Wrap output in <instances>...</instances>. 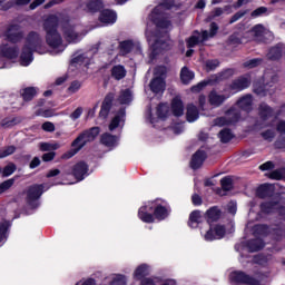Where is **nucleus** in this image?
<instances>
[{"mask_svg": "<svg viewBox=\"0 0 285 285\" xmlns=\"http://www.w3.org/2000/svg\"><path fill=\"white\" fill-rule=\"evenodd\" d=\"M59 26V17L51 14L43 22V30L46 32V41L49 48H61L63 46V38L57 30Z\"/></svg>", "mask_w": 285, "mask_h": 285, "instance_id": "1", "label": "nucleus"}, {"mask_svg": "<svg viewBox=\"0 0 285 285\" xmlns=\"http://www.w3.org/2000/svg\"><path fill=\"white\" fill-rule=\"evenodd\" d=\"M41 48H43V38L38 32L31 31L20 56L21 66H30L32 63V50L41 52Z\"/></svg>", "mask_w": 285, "mask_h": 285, "instance_id": "2", "label": "nucleus"}, {"mask_svg": "<svg viewBox=\"0 0 285 285\" xmlns=\"http://www.w3.org/2000/svg\"><path fill=\"white\" fill-rule=\"evenodd\" d=\"M99 136V127H92L88 130L82 131L72 142L71 147L72 149L66 154H63V159H71V157H75L86 144H90L94 139H97Z\"/></svg>", "mask_w": 285, "mask_h": 285, "instance_id": "3", "label": "nucleus"}, {"mask_svg": "<svg viewBox=\"0 0 285 285\" xmlns=\"http://www.w3.org/2000/svg\"><path fill=\"white\" fill-rule=\"evenodd\" d=\"M150 21H153L159 30H170L173 24L168 20V13H166V4L161 3L157 6L149 14Z\"/></svg>", "mask_w": 285, "mask_h": 285, "instance_id": "4", "label": "nucleus"}, {"mask_svg": "<svg viewBox=\"0 0 285 285\" xmlns=\"http://www.w3.org/2000/svg\"><path fill=\"white\" fill-rule=\"evenodd\" d=\"M62 35L68 43H77L86 37V32L80 31L79 26L70 21L62 24Z\"/></svg>", "mask_w": 285, "mask_h": 285, "instance_id": "5", "label": "nucleus"}, {"mask_svg": "<svg viewBox=\"0 0 285 285\" xmlns=\"http://www.w3.org/2000/svg\"><path fill=\"white\" fill-rule=\"evenodd\" d=\"M217 30H219V27L217 26V23L212 22L209 31L205 30L202 33L195 32L187 40L188 48H195V46H199V43H204V41H208V39H213V37L217 35Z\"/></svg>", "mask_w": 285, "mask_h": 285, "instance_id": "6", "label": "nucleus"}, {"mask_svg": "<svg viewBox=\"0 0 285 285\" xmlns=\"http://www.w3.org/2000/svg\"><path fill=\"white\" fill-rule=\"evenodd\" d=\"M252 36L258 43H271V41L275 39V36L272 33V31L266 29V27L263 24H256L253 27Z\"/></svg>", "mask_w": 285, "mask_h": 285, "instance_id": "7", "label": "nucleus"}, {"mask_svg": "<svg viewBox=\"0 0 285 285\" xmlns=\"http://www.w3.org/2000/svg\"><path fill=\"white\" fill-rule=\"evenodd\" d=\"M239 110L232 108L229 109L224 117L216 118L214 124L215 126H230L239 121Z\"/></svg>", "mask_w": 285, "mask_h": 285, "instance_id": "8", "label": "nucleus"}, {"mask_svg": "<svg viewBox=\"0 0 285 285\" xmlns=\"http://www.w3.org/2000/svg\"><path fill=\"white\" fill-rule=\"evenodd\" d=\"M230 282L235 284L259 285V281L244 272H233L229 275Z\"/></svg>", "mask_w": 285, "mask_h": 285, "instance_id": "9", "label": "nucleus"}, {"mask_svg": "<svg viewBox=\"0 0 285 285\" xmlns=\"http://www.w3.org/2000/svg\"><path fill=\"white\" fill-rule=\"evenodd\" d=\"M226 235V227L216 225L210 227L204 235L205 242H214V239H222Z\"/></svg>", "mask_w": 285, "mask_h": 285, "instance_id": "10", "label": "nucleus"}, {"mask_svg": "<svg viewBox=\"0 0 285 285\" xmlns=\"http://www.w3.org/2000/svg\"><path fill=\"white\" fill-rule=\"evenodd\" d=\"M248 86H250V78L247 76H240L233 80V82L229 85V89L233 90V92H239L245 90V88H248Z\"/></svg>", "mask_w": 285, "mask_h": 285, "instance_id": "11", "label": "nucleus"}, {"mask_svg": "<svg viewBox=\"0 0 285 285\" xmlns=\"http://www.w3.org/2000/svg\"><path fill=\"white\" fill-rule=\"evenodd\" d=\"M124 124H126V109H120L111 119L109 130L112 132L117 128H124Z\"/></svg>", "mask_w": 285, "mask_h": 285, "instance_id": "12", "label": "nucleus"}, {"mask_svg": "<svg viewBox=\"0 0 285 285\" xmlns=\"http://www.w3.org/2000/svg\"><path fill=\"white\" fill-rule=\"evenodd\" d=\"M41 195H43V185H35L30 187L27 194V203L29 206H32V203L37 202Z\"/></svg>", "mask_w": 285, "mask_h": 285, "instance_id": "13", "label": "nucleus"}, {"mask_svg": "<svg viewBox=\"0 0 285 285\" xmlns=\"http://www.w3.org/2000/svg\"><path fill=\"white\" fill-rule=\"evenodd\" d=\"M7 37L9 41H12V43H17L18 41H21L23 39V31H21V27L12 24L7 31Z\"/></svg>", "mask_w": 285, "mask_h": 285, "instance_id": "14", "label": "nucleus"}, {"mask_svg": "<svg viewBox=\"0 0 285 285\" xmlns=\"http://www.w3.org/2000/svg\"><path fill=\"white\" fill-rule=\"evenodd\" d=\"M72 175L78 181H83V177L88 175V165L83 161L77 163L72 167Z\"/></svg>", "mask_w": 285, "mask_h": 285, "instance_id": "15", "label": "nucleus"}, {"mask_svg": "<svg viewBox=\"0 0 285 285\" xmlns=\"http://www.w3.org/2000/svg\"><path fill=\"white\" fill-rule=\"evenodd\" d=\"M149 87L151 92L159 95V92H164V90H166V81L161 77H154L149 83Z\"/></svg>", "mask_w": 285, "mask_h": 285, "instance_id": "16", "label": "nucleus"}, {"mask_svg": "<svg viewBox=\"0 0 285 285\" xmlns=\"http://www.w3.org/2000/svg\"><path fill=\"white\" fill-rule=\"evenodd\" d=\"M204 161H206V151L198 150L193 156L190 166L194 170H197V168H202Z\"/></svg>", "mask_w": 285, "mask_h": 285, "instance_id": "17", "label": "nucleus"}, {"mask_svg": "<svg viewBox=\"0 0 285 285\" xmlns=\"http://www.w3.org/2000/svg\"><path fill=\"white\" fill-rule=\"evenodd\" d=\"M132 50H137V52H141V47L139 43H134L132 41H124L120 43V52L121 55H128L129 52H132Z\"/></svg>", "mask_w": 285, "mask_h": 285, "instance_id": "18", "label": "nucleus"}, {"mask_svg": "<svg viewBox=\"0 0 285 285\" xmlns=\"http://www.w3.org/2000/svg\"><path fill=\"white\" fill-rule=\"evenodd\" d=\"M275 112L273 111V108L268 106L267 104L263 102L258 107V116L263 121H266L267 119H271Z\"/></svg>", "mask_w": 285, "mask_h": 285, "instance_id": "19", "label": "nucleus"}, {"mask_svg": "<svg viewBox=\"0 0 285 285\" xmlns=\"http://www.w3.org/2000/svg\"><path fill=\"white\" fill-rule=\"evenodd\" d=\"M118 141H119V138H117V136H112L108 132L102 134L101 138H100V142L104 146H107V148H115V146H117Z\"/></svg>", "mask_w": 285, "mask_h": 285, "instance_id": "20", "label": "nucleus"}, {"mask_svg": "<svg viewBox=\"0 0 285 285\" xmlns=\"http://www.w3.org/2000/svg\"><path fill=\"white\" fill-rule=\"evenodd\" d=\"M111 106H112V96H107L102 101V106L99 112V117H101V119H106L108 117V115L110 114Z\"/></svg>", "mask_w": 285, "mask_h": 285, "instance_id": "21", "label": "nucleus"}, {"mask_svg": "<svg viewBox=\"0 0 285 285\" xmlns=\"http://www.w3.org/2000/svg\"><path fill=\"white\" fill-rule=\"evenodd\" d=\"M282 55H284V46L283 45H276L269 49L267 52L268 59H272V61H276V59H282Z\"/></svg>", "mask_w": 285, "mask_h": 285, "instance_id": "22", "label": "nucleus"}, {"mask_svg": "<svg viewBox=\"0 0 285 285\" xmlns=\"http://www.w3.org/2000/svg\"><path fill=\"white\" fill-rule=\"evenodd\" d=\"M208 101L212 106H222L226 101V96L217 94V91H210Z\"/></svg>", "mask_w": 285, "mask_h": 285, "instance_id": "23", "label": "nucleus"}, {"mask_svg": "<svg viewBox=\"0 0 285 285\" xmlns=\"http://www.w3.org/2000/svg\"><path fill=\"white\" fill-rule=\"evenodd\" d=\"M101 23H115L117 21V13L110 10H104L99 17Z\"/></svg>", "mask_w": 285, "mask_h": 285, "instance_id": "24", "label": "nucleus"}, {"mask_svg": "<svg viewBox=\"0 0 285 285\" xmlns=\"http://www.w3.org/2000/svg\"><path fill=\"white\" fill-rule=\"evenodd\" d=\"M171 110H173L175 117H181V115H184V102H181V99H179V98L173 99Z\"/></svg>", "mask_w": 285, "mask_h": 285, "instance_id": "25", "label": "nucleus"}, {"mask_svg": "<svg viewBox=\"0 0 285 285\" xmlns=\"http://www.w3.org/2000/svg\"><path fill=\"white\" fill-rule=\"evenodd\" d=\"M186 117L189 124H193V121H197L199 119V110H197V107L195 105L187 106Z\"/></svg>", "mask_w": 285, "mask_h": 285, "instance_id": "26", "label": "nucleus"}, {"mask_svg": "<svg viewBox=\"0 0 285 285\" xmlns=\"http://www.w3.org/2000/svg\"><path fill=\"white\" fill-rule=\"evenodd\" d=\"M195 79V72L190 71L187 67H184L180 70V81L187 86V83H190Z\"/></svg>", "mask_w": 285, "mask_h": 285, "instance_id": "27", "label": "nucleus"}, {"mask_svg": "<svg viewBox=\"0 0 285 285\" xmlns=\"http://www.w3.org/2000/svg\"><path fill=\"white\" fill-rule=\"evenodd\" d=\"M222 14H233V7L225 6L223 8H215L210 13L209 19L222 17Z\"/></svg>", "mask_w": 285, "mask_h": 285, "instance_id": "28", "label": "nucleus"}, {"mask_svg": "<svg viewBox=\"0 0 285 285\" xmlns=\"http://www.w3.org/2000/svg\"><path fill=\"white\" fill-rule=\"evenodd\" d=\"M222 217V212L217 207H212L206 212V219L208 224L217 222Z\"/></svg>", "mask_w": 285, "mask_h": 285, "instance_id": "29", "label": "nucleus"}, {"mask_svg": "<svg viewBox=\"0 0 285 285\" xmlns=\"http://www.w3.org/2000/svg\"><path fill=\"white\" fill-rule=\"evenodd\" d=\"M111 77L117 81H120V79L126 77V68L121 65L114 66L111 69Z\"/></svg>", "mask_w": 285, "mask_h": 285, "instance_id": "30", "label": "nucleus"}, {"mask_svg": "<svg viewBox=\"0 0 285 285\" xmlns=\"http://www.w3.org/2000/svg\"><path fill=\"white\" fill-rule=\"evenodd\" d=\"M1 52L7 59H17V57H19V49L16 47L4 46L2 47Z\"/></svg>", "mask_w": 285, "mask_h": 285, "instance_id": "31", "label": "nucleus"}, {"mask_svg": "<svg viewBox=\"0 0 285 285\" xmlns=\"http://www.w3.org/2000/svg\"><path fill=\"white\" fill-rule=\"evenodd\" d=\"M118 101L121 105L130 104L132 101V91H130V89L121 90L118 97Z\"/></svg>", "mask_w": 285, "mask_h": 285, "instance_id": "32", "label": "nucleus"}, {"mask_svg": "<svg viewBox=\"0 0 285 285\" xmlns=\"http://www.w3.org/2000/svg\"><path fill=\"white\" fill-rule=\"evenodd\" d=\"M149 274H150V269L148 265L142 264L136 268V271L134 272V277L135 279H141V277H146V275H149Z\"/></svg>", "mask_w": 285, "mask_h": 285, "instance_id": "33", "label": "nucleus"}, {"mask_svg": "<svg viewBox=\"0 0 285 285\" xmlns=\"http://www.w3.org/2000/svg\"><path fill=\"white\" fill-rule=\"evenodd\" d=\"M202 222V212L199 210H194L189 215V226L190 228H197V224Z\"/></svg>", "mask_w": 285, "mask_h": 285, "instance_id": "34", "label": "nucleus"}, {"mask_svg": "<svg viewBox=\"0 0 285 285\" xmlns=\"http://www.w3.org/2000/svg\"><path fill=\"white\" fill-rule=\"evenodd\" d=\"M237 105L242 110H250V107L253 106V97L250 96H244L237 101Z\"/></svg>", "mask_w": 285, "mask_h": 285, "instance_id": "35", "label": "nucleus"}, {"mask_svg": "<svg viewBox=\"0 0 285 285\" xmlns=\"http://www.w3.org/2000/svg\"><path fill=\"white\" fill-rule=\"evenodd\" d=\"M21 96L24 101H32V99H35V97L37 96V89L35 87L24 88L21 91Z\"/></svg>", "mask_w": 285, "mask_h": 285, "instance_id": "36", "label": "nucleus"}, {"mask_svg": "<svg viewBox=\"0 0 285 285\" xmlns=\"http://www.w3.org/2000/svg\"><path fill=\"white\" fill-rule=\"evenodd\" d=\"M278 202H266L261 205L262 213H275L278 208Z\"/></svg>", "mask_w": 285, "mask_h": 285, "instance_id": "37", "label": "nucleus"}, {"mask_svg": "<svg viewBox=\"0 0 285 285\" xmlns=\"http://www.w3.org/2000/svg\"><path fill=\"white\" fill-rule=\"evenodd\" d=\"M138 217L141 219V222H145L146 224H153L155 222V217L153 214H149L146 212L145 207H141L138 212Z\"/></svg>", "mask_w": 285, "mask_h": 285, "instance_id": "38", "label": "nucleus"}, {"mask_svg": "<svg viewBox=\"0 0 285 285\" xmlns=\"http://www.w3.org/2000/svg\"><path fill=\"white\" fill-rule=\"evenodd\" d=\"M248 248H249L250 253H257V250H262V248H264V240H262L259 238L249 240Z\"/></svg>", "mask_w": 285, "mask_h": 285, "instance_id": "39", "label": "nucleus"}, {"mask_svg": "<svg viewBox=\"0 0 285 285\" xmlns=\"http://www.w3.org/2000/svg\"><path fill=\"white\" fill-rule=\"evenodd\" d=\"M87 8L90 12H97L104 8V0H89Z\"/></svg>", "mask_w": 285, "mask_h": 285, "instance_id": "40", "label": "nucleus"}, {"mask_svg": "<svg viewBox=\"0 0 285 285\" xmlns=\"http://www.w3.org/2000/svg\"><path fill=\"white\" fill-rule=\"evenodd\" d=\"M154 215L156 219H166V217H168V208L164 206H157L154 210Z\"/></svg>", "mask_w": 285, "mask_h": 285, "instance_id": "41", "label": "nucleus"}, {"mask_svg": "<svg viewBox=\"0 0 285 285\" xmlns=\"http://www.w3.org/2000/svg\"><path fill=\"white\" fill-rule=\"evenodd\" d=\"M61 148L60 142H41L40 150L48 151V150H59Z\"/></svg>", "mask_w": 285, "mask_h": 285, "instance_id": "42", "label": "nucleus"}, {"mask_svg": "<svg viewBox=\"0 0 285 285\" xmlns=\"http://www.w3.org/2000/svg\"><path fill=\"white\" fill-rule=\"evenodd\" d=\"M256 195L261 199H265V197H269V195H271V186L262 185L261 187H258V189L256 191Z\"/></svg>", "mask_w": 285, "mask_h": 285, "instance_id": "43", "label": "nucleus"}, {"mask_svg": "<svg viewBox=\"0 0 285 285\" xmlns=\"http://www.w3.org/2000/svg\"><path fill=\"white\" fill-rule=\"evenodd\" d=\"M218 137L223 144H228V141L233 139V132L230 131V129H223L218 134Z\"/></svg>", "mask_w": 285, "mask_h": 285, "instance_id": "44", "label": "nucleus"}, {"mask_svg": "<svg viewBox=\"0 0 285 285\" xmlns=\"http://www.w3.org/2000/svg\"><path fill=\"white\" fill-rule=\"evenodd\" d=\"M168 104H160L157 108V115L159 119H166L168 117Z\"/></svg>", "mask_w": 285, "mask_h": 285, "instance_id": "45", "label": "nucleus"}, {"mask_svg": "<svg viewBox=\"0 0 285 285\" xmlns=\"http://www.w3.org/2000/svg\"><path fill=\"white\" fill-rule=\"evenodd\" d=\"M109 285H126V276L121 274H114Z\"/></svg>", "mask_w": 285, "mask_h": 285, "instance_id": "46", "label": "nucleus"}, {"mask_svg": "<svg viewBox=\"0 0 285 285\" xmlns=\"http://www.w3.org/2000/svg\"><path fill=\"white\" fill-rule=\"evenodd\" d=\"M146 37L147 40L149 41H154L153 46L155 49L159 48V46H161V48H164V43H161V41H159V39H157V36H153V33L150 31H146Z\"/></svg>", "mask_w": 285, "mask_h": 285, "instance_id": "47", "label": "nucleus"}, {"mask_svg": "<svg viewBox=\"0 0 285 285\" xmlns=\"http://www.w3.org/2000/svg\"><path fill=\"white\" fill-rule=\"evenodd\" d=\"M271 179H285V168H278L271 173Z\"/></svg>", "mask_w": 285, "mask_h": 285, "instance_id": "48", "label": "nucleus"}, {"mask_svg": "<svg viewBox=\"0 0 285 285\" xmlns=\"http://www.w3.org/2000/svg\"><path fill=\"white\" fill-rule=\"evenodd\" d=\"M235 75V69H226L223 72L217 75V81H222L224 79H230Z\"/></svg>", "mask_w": 285, "mask_h": 285, "instance_id": "49", "label": "nucleus"}, {"mask_svg": "<svg viewBox=\"0 0 285 285\" xmlns=\"http://www.w3.org/2000/svg\"><path fill=\"white\" fill-rule=\"evenodd\" d=\"M17 170V165L10 163L2 170V177H10Z\"/></svg>", "mask_w": 285, "mask_h": 285, "instance_id": "50", "label": "nucleus"}, {"mask_svg": "<svg viewBox=\"0 0 285 285\" xmlns=\"http://www.w3.org/2000/svg\"><path fill=\"white\" fill-rule=\"evenodd\" d=\"M220 186L223 190H233V179L229 177H225L220 180Z\"/></svg>", "mask_w": 285, "mask_h": 285, "instance_id": "51", "label": "nucleus"}, {"mask_svg": "<svg viewBox=\"0 0 285 285\" xmlns=\"http://www.w3.org/2000/svg\"><path fill=\"white\" fill-rule=\"evenodd\" d=\"M13 185H14V179H8L3 181L0 185V195H3V193H6V190H9V188H12Z\"/></svg>", "mask_w": 285, "mask_h": 285, "instance_id": "52", "label": "nucleus"}, {"mask_svg": "<svg viewBox=\"0 0 285 285\" xmlns=\"http://www.w3.org/2000/svg\"><path fill=\"white\" fill-rule=\"evenodd\" d=\"M259 63H262V60H259V59H250V60H246L243 63V66H244V68L253 69V68H257V66H259Z\"/></svg>", "mask_w": 285, "mask_h": 285, "instance_id": "53", "label": "nucleus"}, {"mask_svg": "<svg viewBox=\"0 0 285 285\" xmlns=\"http://www.w3.org/2000/svg\"><path fill=\"white\" fill-rule=\"evenodd\" d=\"M248 14V10H240L236 12L229 20V23H235L236 21H239V19L246 17Z\"/></svg>", "mask_w": 285, "mask_h": 285, "instance_id": "54", "label": "nucleus"}, {"mask_svg": "<svg viewBox=\"0 0 285 285\" xmlns=\"http://www.w3.org/2000/svg\"><path fill=\"white\" fill-rule=\"evenodd\" d=\"M254 264H258V266H266L268 264V257L264 255H257L253 259Z\"/></svg>", "mask_w": 285, "mask_h": 285, "instance_id": "55", "label": "nucleus"}, {"mask_svg": "<svg viewBox=\"0 0 285 285\" xmlns=\"http://www.w3.org/2000/svg\"><path fill=\"white\" fill-rule=\"evenodd\" d=\"M261 135L263 139H266L267 141H273V139H275V130L273 129H267L263 131Z\"/></svg>", "mask_w": 285, "mask_h": 285, "instance_id": "56", "label": "nucleus"}, {"mask_svg": "<svg viewBox=\"0 0 285 285\" xmlns=\"http://www.w3.org/2000/svg\"><path fill=\"white\" fill-rule=\"evenodd\" d=\"M166 67L160 66V67H156L154 70V77H160L161 79H164L166 77Z\"/></svg>", "mask_w": 285, "mask_h": 285, "instance_id": "57", "label": "nucleus"}, {"mask_svg": "<svg viewBox=\"0 0 285 285\" xmlns=\"http://www.w3.org/2000/svg\"><path fill=\"white\" fill-rule=\"evenodd\" d=\"M219 67V60H207L206 61V70H215L216 68Z\"/></svg>", "mask_w": 285, "mask_h": 285, "instance_id": "58", "label": "nucleus"}, {"mask_svg": "<svg viewBox=\"0 0 285 285\" xmlns=\"http://www.w3.org/2000/svg\"><path fill=\"white\" fill-rule=\"evenodd\" d=\"M266 12H268V9L266 7H259L252 12V17L253 18L262 17V14H266Z\"/></svg>", "mask_w": 285, "mask_h": 285, "instance_id": "59", "label": "nucleus"}, {"mask_svg": "<svg viewBox=\"0 0 285 285\" xmlns=\"http://www.w3.org/2000/svg\"><path fill=\"white\" fill-rule=\"evenodd\" d=\"M41 128L45 130V132H55V124L51 121H46L42 124Z\"/></svg>", "mask_w": 285, "mask_h": 285, "instance_id": "60", "label": "nucleus"}, {"mask_svg": "<svg viewBox=\"0 0 285 285\" xmlns=\"http://www.w3.org/2000/svg\"><path fill=\"white\" fill-rule=\"evenodd\" d=\"M81 88V82L79 81H73L71 82V85L69 86L68 90L75 95V92H78V90Z\"/></svg>", "mask_w": 285, "mask_h": 285, "instance_id": "61", "label": "nucleus"}, {"mask_svg": "<svg viewBox=\"0 0 285 285\" xmlns=\"http://www.w3.org/2000/svg\"><path fill=\"white\" fill-rule=\"evenodd\" d=\"M208 86V82L204 81V82H199L196 86L191 87V92H200V90H204V88H206Z\"/></svg>", "mask_w": 285, "mask_h": 285, "instance_id": "62", "label": "nucleus"}, {"mask_svg": "<svg viewBox=\"0 0 285 285\" xmlns=\"http://www.w3.org/2000/svg\"><path fill=\"white\" fill-rule=\"evenodd\" d=\"M6 230H8V223H0V242H3L6 237Z\"/></svg>", "mask_w": 285, "mask_h": 285, "instance_id": "63", "label": "nucleus"}, {"mask_svg": "<svg viewBox=\"0 0 285 285\" xmlns=\"http://www.w3.org/2000/svg\"><path fill=\"white\" fill-rule=\"evenodd\" d=\"M276 130H277V132L285 135V120H281L277 122Z\"/></svg>", "mask_w": 285, "mask_h": 285, "instance_id": "64", "label": "nucleus"}]
</instances>
